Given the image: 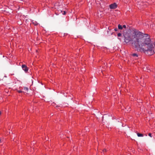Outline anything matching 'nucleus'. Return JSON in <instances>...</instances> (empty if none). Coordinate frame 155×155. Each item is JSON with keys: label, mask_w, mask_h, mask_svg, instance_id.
<instances>
[{"label": "nucleus", "mask_w": 155, "mask_h": 155, "mask_svg": "<svg viewBox=\"0 0 155 155\" xmlns=\"http://www.w3.org/2000/svg\"><path fill=\"white\" fill-rule=\"evenodd\" d=\"M123 35L124 38V42L128 43L131 41L137 51L143 52L150 55L154 54V49L155 45L150 38L148 35H143L139 32L131 36L130 33L124 31Z\"/></svg>", "instance_id": "1"}, {"label": "nucleus", "mask_w": 155, "mask_h": 155, "mask_svg": "<svg viewBox=\"0 0 155 155\" xmlns=\"http://www.w3.org/2000/svg\"><path fill=\"white\" fill-rule=\"evenodd\" d=\"M62 6L61 3L59 2H57L55 3V5H54V8L55 9H59V10H60L61 12V10H60V8H62Z\"/></svg>", "instance_id": "2"}, {"label": "nucleus", "mask_w": 155, "mask_h": 155, "mask_svg": "<svg viewBox=\"0 0 155 155\" xmlns=\"http://www.w3.org/2000/svg\"><path fill=\"white\" fill-rule=\"evenodd\" d=\"M117 7V5L115 3L111 4L110 5V7L111 9H115Z\"/></svg>", "instance_id": "3"}, {"label": "nucleus", "mask_w": 155, "mask_h": 155, "mask_svg": "<svg viewBox=\"0 0 155 155\" xmlns=\"http://www.w3.org/2000/svg\"><path fill=\"white\" fill-rule=\"evenodd\" d=\"M22 68L23 70L25 72H26L28 70V68L27 66L25 64H23L22 65Z\"/></svg>", "instance_id": "4"}, {"label": "nucleus", "mask_w": 155, "mask_h": 155, "mask_svg": "<svg viewBox=\"0 0 155 155\" xmlns=\"http://www.w3.org/2000/svg\"><path fill=\"white\" fill-rule=\"evenodd\" d=\"M138 5L140 6L143 5V2L142 1H138Z\"/></svg>", "instance_id": "5"}, {"label": "nucleus", "mask_w": 155, "mask_h": 155, "mask_svg": "<svg viewBox=\"0 0 155 155\" xmlns=\"http://www.w3.org/2000/svg\"><path fill=\"white\" fill-rule=\"evenodd\" d=\"M132 55L133 56L135 57V58H137L138 57V54L136 53L133 54Z\"/></svg>", "instance_id": "6"}, {"label": "nucleus", "mask_w": 155, "mask_h": 155, "mask_svg": "<svg viewBox=\"0 0 155 155\" xmlns=\"http://www.w3.org/2000/svg\"><path fill=\"white\" fill-rule=\"evenodd\" d=\"M118 28L119 29L121 30L123 29L122 26L121 25H118Z\"/></svg>", "instance_id": "7"}, {"label": "nucleus", "mask_w": 155, "mask_h": 155, "mask_svg": "<svg viewBox=\"0 0 155 155\" xmlns=\"http://www.w3.org/2000/svg\"><path fill=\"white\" fill-rule=\"evenodd\" d=\"M24 90L26 91V92H28V87H24Z\"/></svg>", "instance_id": "8"}, {"label": "nucleus", "mask_w": 155, "mask_h": 155, "mask_svg": "<svg viewBox=\"0 0 155 155\" xmlns=\"http://www.w3.org/2000/svg\"><path fill=\"white\" fill-rule=\"evenodd\" d=\"M137 135L139 137H143V135L142 134H140L139 133H137Z\"/></svg>", "instance_id": "9"}, {"label": "nucleus", "mask_w": 155, "mask_h": 155, "mask_svg": "<svg viewBox=\"0 0 155 155\" xmlns=\"http://www.w3.org/2000/svg\"><path fill=\"white\" fill-rule=\"evenodd\" d=\"M121 35V34L120 33H119L117 34V36L118 37H120Z\"/></svg>", "instance_id": "10"}, {"label": "nucleus", "mask_w": 155, "mask_h": 155, "mask_svg": "<svg viewBox=\"0 0 155 155\" xmlns=\"http://www.w3.org/2000/svg\"><path fill=\"white\" fill-rule=\"evenodd\" d=\"M18 92L20 93H22L24 92L21 90H18Z\"/></svg>", "instance_id": "11"}, {"label": "nucleus", "mask_w": 155, "mask_h": 155, "mask_svg": "<svg viewBox=\"0 0 155 155\" xmlns=\"http://www.w3.org/2000/svg\"><path fill=\"white\" fill-rule=\"evenodd\" d=\"M123 28H126V25H123Z\"/></svg>", "instance_id": "12"}, {"label": "nucleus", "mask_w": 155, "mask_h": 155, "mask_svg": "<svg viewBox=\"0 0 155 155\" xmlns=\"http://www.w3.org/2000/svg\"><path fill=\"white\" fill-rule=\"evenodd\" d=\"M148 135L150 137H152V136H151V134L150 133H149V134H148Z\"/></svg>", "instance_id": "13"}, {"label": "nucleus", "mask_w": 155, "mask_h": 155, "mask_svg": "<svg viewBox=\"0 0 155 155\" xmlns=\"http://www.w3.org/2000/svg\"><path fill=\"white\" fill-rule=\"evenodd\" d=\"M114 30L115 31H117L118 30V29L117 28H116L114 29Z\"/></svg>", "instance_id": "14"}, {"label": "nucleus", "mask_w": 155, "mask_h": 155, "mask_svg": "<svg viewBox=\"0 0 155 155\" xmlns=\"http://www.w3.org/2000/svg\"><path fill=\"white\" fill-rule=\"evenodd\" d=\"M66 14V12L64 11L63 13V15H65Z\"/></svg>", "instance_id": "15"}, {"label": "nucleus", "mask_w": 155, "mask_h": 155, "mask_svg": "<svg viewBox=\"0 0 155 155\" xmlns=\"http://www.w3.org/2000/svg\"><path fill=\"white\" fill-rule=\"evenodd\" d=\"M106 150L105 149H104L103 150V152H106Z\"/></svg>", "instance_id": "16"}, {"label": "nucleus", "mask_w": 155, "mask_h": 155, "mask_svg": "<svg viewBox=\"0 0 155 155\" xmlns=\"http://www.w3.org/2000/svg\"><path fill=\"white\" fill-rule=\"evenodd\" d=\"M129 108V107L127 106L126 108Z\"/></svg>", "instance_id": "17"}, {"label": "nucleus", "mask_w": 155, "mask_h": 155, "mask_svg": "<svg viewBox=\"0 0 155 155\" xmlns=\"http://www.w3.org/2000/svg\"><path fill=\"white\" fill-rule=\"evenodd\" d=\"M1 111H0V115H1Z\"/></svg>", "instance_id": "18"}, {"label": "nucleus", "mask_w": 155, "mask_h": 155, "mask_svg": "<svg viewBox=\"0 0 155 155\" xmlns=\"http://www.w3.org/2000/svg\"><path fill=\"white\" fill-rule=\"evenodd\" d=\"M1 139H0V142H1Z\"/></svg>", "instance_id": "19"}]
</instances>
